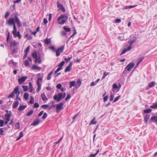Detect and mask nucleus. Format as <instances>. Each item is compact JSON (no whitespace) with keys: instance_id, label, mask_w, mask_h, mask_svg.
<instances>
[{"instance_id":"nucleus-63","label":"nucleus","mask_w":157,"mask_h":157,"mask_svg":"<svg viewBox=\"0 0 157 157\" xmlns=\"http://www.w3.org/2000/svg\"><path fill=\"white\" fill-rule=\"evenodd\" d=\"M150 107L152 109H155L156 108V104H154L153 105H151Z\"/></svg>"},{"instance_id":"nucleus-27","label":"nucleus","mask_w":157,"mask_h":157,"mask_svg":"<svg viewBox=\"0 0 157 157\" xmlns=\"http://www.w3.org/2000/svg\"><path fill=\"white\" fill-rule=\"evenodd\" d=\"M32 56L34 58L38 57V55L36 51L34 52L32 54Z\"/></svg>"},{"instance_id":"nucleus-46","label":"nucleus","mask_w":157,"mask_h":157,"mask_svg":"<svg viewBox=\"0 0 157 157\" xmlns=\"http://www.w3.org/2000/svg\"><path fill=\"white\" fill-rule=\"evenodd\" d=\"M10 15V13H9V11H7L6 12V13L5 14V17H4L5 18H7V17H8Z\"/></svg>"},{"instance_id":"nucleus-32","label":"nucleus","mask_w":157,"mask_h":157,"mask_svg":"<svg viewBox=\"0 0 157 157\" xmlns=\"http://www.w3.org/2000/svg\"><path fill=\"white\" fill-rule=\"evenodd\" d=\"M150 115H147L144 117V120L145 122H147L150 118Z\"/></svg>"},{"instance_id":"nucleus-57","label":"nucleus","mask_w":157,"mask_h":157,"mask_svg":"<svg viewBox=\"0 0 157 157\" xmlns=\"http://www.w3.org/2000/svg\"><path fill=\"white\" fill-rule=\"evenodd\" d=\"M50 49L52 50L53 52H56L55 48L54 46H52L50 47Z\"/></svg>"},{"instance_id":"nucleus-10","label":"nucleus","mask_w":157,"mask_h":157,"mask_svg":"<svg viewBox=\"0 0 157 157\" xmlns=\"http://www.w3.org/2000/svg\"><path fill=\"white\" fill-rule=\"evenodd\" d=\"M27 77L22 76L21 78H19L18 79V82L19 84H21L25 80L27 79Z\"/></svg>"},{"instance_id":"nucleus-4","label":"nucleus","mask_w":157,"mask_h":157,"mask_svg":"<svg viewBox=\"0 0 157 157\" xmlns=\"http://www.w3.org/2000/svg\"><path fill=\"white\" fill-rule=\"evenodd\" d=\"M64 48V45H63L58 48L56 51V56H59L60 55V54L63 52Z\"/></svg>"},{"instance_id":"nucleus-37","label":"nucleus","mask_w":157,"mask_h":157,"mask_svg":"<svg viewBox=\"0 0 157 157\" xmlns=\"http://www.w3.org/2000/svg\"><path fill=\"white\" fill-rule=\"evenodd\" d=\"M25 36L29 40H30L33 38V37L31 35H29L28 34H26L25 35Z\"/></svg>"},{"instance_id":"nucleus-36","label":"nucleus","mask_w":157,"mask_h":157,"mask_svg":"<svg viewBox=\"0 0 157 157\" xmlns=\"http://www.w3.org/2000/svg\"><path fill=\"white\" fill-rule=\"evenodd\" d=\"M45 42L47 44H48L51 42V41L50 39L46 38L45 40Z\"/></svg>"},{"instance_id":"nucleus-38","label":"nucleus","mask_w":157,"mask_h":157,"mask_svg":"<svg viewBox=\"0 0 157 157\" xmlns=\"http://www.w3.org/2000/svg\"><path fill=\"white\" fill-rule=\"evenodd\" d=\"M20 93H19L18 94H17L16 96V101H17L18 100L19 101H21V99L19 97V95L20 94Z\"/></svg>"},{"instance_id":"nucleus-54","label":"nucleus","mask_w":157,"mask_h":157,"mask_svg":"<svg viewBox=\"0 0 157 157\" xmlns=\"http://www.w3.org/2000/svg\"><path fill=\"white\" fill-rule=\"evenodd\" d=\"M47 114L46 113H44V114L43 116L42 117V118L43 119H45L47 118Z\"/></svg>"},{"instance_id":"nucleus-6","label":"nucleus","mask_w":157,"mask_h":157,"mask_svg":"<svg viewBox=\"0 0 157 157\" xmlns=\"http://www.w3.org/2000/svg\"><path fill=\"white\" fill-rule=\"evenodd\" d=\"M11 114L12 113L11 111H10L9 114H5L4 115L6 117V121L4 123L5 125L7 124L8 122L10 121Z\"/></svg>"},{"instance_id":"nucleus-56","label":"nucleus","mask_w":157,"mask_h":157,"mask_svg":"<svg viewBox=\"0 0 157 157\" xmlns=\"http://www.w3.org/2000/svg\"><path fill=\"white\" fill-rule=\"evenodd\" d=\"M29 49H30V47L29 46V47H27L26 48V50L25 51V52L26 53H27V54L29 52Z\"/></svg>"},{"instance_id":"nucleus-18","label":"nucleus","mask_w":157,"mask_h":157,"mask_svg":"<svg viewBox=\"0 0 157 157\" xmlns=\"http://www.w3.org/2000/svg\"><path fill=\"white\" fill-rule=\"evenodd\" d=\"M27 106L24 105H20L18 109V110L20 111H21L24 110L25 109L26 107Z\"/></svg>"},{"instance_id":"nucleus-64","label":"nucleus","mask_w":157,"mask_h":157,"mask_svg":"<svg viewBox=\"0 0 157 157\" xmlns=\"http://www.w3.org/2000/svg\"><path fill=\"white\" fill-rule=\"evenodd\" d=\"M97 84L96 82H93L90 83V86H94Z\"/></svg>"},{"instance_id":"nucleus-53","label":"nucleus","mask_w":157,"mask_h":157,"mask_svg":"<svg viewBox=\"0 0 157 157\" xmlns=\"http://www.w3.org/2000/svg\"><path fill=\"white\" fill-rule=\"evenodd\" d=\"M4 122L3 120H0V126L2 127L3 126Z\"/></svg>"},{"instance_id":"nucleus-20","label":"nucleus","mask_w":157,"mask_h":157,"mask_svg":"<svg viewBox=\"0 0 157 157\" xmlns=\"http://www.w3.org/2000/svg\"><path fill=\"white\" fill-rule=\"evenodd\" d=\"M70 85L69 87L70 88H71L73 86H75V81H72L69 82Z\"/></svg>"},{"instance_id":"nucleus-8","label":"nucleus","mask_w":157,"mask_h":157,"mask_svg":"<svg viewBox=\"0 0 157 157\" xmlns=\"http://www.w3.org/2000/svg\"><path fill=\"white\" fill-rule=\"evenodd\" d=\"M42 80L43 78L42 77L39 78L37 79V92L39 91L41 89V84L40 83V82L42 81Z\"/></svg>"},{"instance_id":"nucleus-24","label":"nucleus","mask_w":157,"mask_h":157,"mask_svg":"<svg viewBox=\"0 0 157 157\" xmlns=\"http://www.w3.org/2000/svg\"><path fill=\"white\" fill-rule=\"evenodd\" d=\"M17 43L15 40L13 41V42H12L10 44V48H12V47H15Z\"/></svg>"},{"instance_id":"nucleus-47","label":"nucleus","mask_w":157,"mask_h":157,"mask_svg":"<svg viewBox=\"0 0 157 157\" xmlns=\"http://www.w3.org/2000/svg\"><path fill=\"white\" fill-rule=\"evenodd\" d=\"M15 94L12 92L8 96V98H13Z\"/></svg>"},{"instance_id":"nucleus-2","label":"nucleus","mask_w":157,"mask_h":157,"mask_svg":"<svg viewBox=\"0 0 157 157\" xmlns=\"http://www.w3.org/2000/svg\"><path fill=\"white\" fill-rule=\"evenodd\" d=\"M137 39V37L134 36H132L128 41V43L129 44V46L127 48L124 49L122 52L121 55L124 54L126 52L129 51L132 48V46L133 43L135 42Z\"/></svg>"},{"instance_id":"nucleus-44","label":"nucleus","mask_w":157,"mask_h":157,"mask_svg":"<svg viewBox=\"0 0 157 157\" xmlns=\"http://www.w3.org/2000/svg\"><path fill=\"white\" fill-rule=\"evenodd\" d=\"M72 58V55H71L70 57H69L68 58H64V59H65V61L66 62H68Z\"/></svg>"},{"instance_id":"nucleus-3","label":"nucleus","mask_w":157,"mask_h":157,"mask_svg":"<svg viewBox=\"0 0 157 157\" xmlns=\"http://www.w3.org/2000/svg\"><path fill=\"white\" fill-rule=\"evenodd\" d=\"M67 16L65 14H61L57 18L58 23L60 25L63 24L67 21Z\"/></svg>"},{"instance_id":"nucleus-25","label":"nucleus","mask_w":157,"mask_h":157,"mask_svg":"<svg viewBox=\"0 0 157 157\" xmlns=\"http://www.w3.org/2000/svg\"><path fill=\"white\" fill-rule=\"evenodd\" d=\"M29 94L28 93H25L24 95V98L25 100L28 99Z\"/></svg>"},{"instance_id":"nucleus-14","label":"nucleus","mask_w":157,"mask_h":157,"mask_svg":"<svg viewBox=\"0 0 157 157\" xmlns=\"http://www.w3.org/2000/svg\"><path fill=\"white\" fill-rule=\"evenodd\" d=\"M137 6V5H130L129 6H125L123 8V10L124 9H131Z\"/></svg>"},{"instance_id":"nucleus-40","label":"nucleus","mask_w":157,"mask_h":157,"mask_svg":"<svg viewBox=\"0 0 157 157\" xmlns=\"http://www.w3.org/2000/svg\"><path fill=\"white\" fill-rule=\"evenodd\" d=\"M22 88L24 89V91H26L28 90V86H27L23 85L22 86Z\"/></svg>"},{"instance_id":"nucleus-13","label":"nucleus","mask_w":157,"mask_h":157,"mask_svg":"<svg viewBox=\"0 0 157 157\" xmlns=\"http://www.w3.org/2000/svg\"><path fill=\"white\" fill-rule=\"evenodd\" d=\"M81 84V82L80 79H78L76 82H75V87L78 88Z\"/></svg>"},{"instance_id":"nucleus-50","label":"nucleus","mask_w":157,"mask_h":157,"mask_svg":"<svg viewBox=\"0 0 157 157\" xmlns=\"http://www.w3.org/2000/svg\"><path fill=\"white\" fill-rule=\"evenodd\" d=\"M62 87V85L60 83L58 84L56 86V88L58 89H60Z\"/></svg>"},{"instance_id":"nucleus-21","label":"nucleus","mask_w":157,"mask_h":157,"mask_svg":"<svg viewBox=\"0 0 157 157\" xmlns=\"http://www.w3.org/2000/svg\"><path fill=\"white\" fill-rule=\"evenodd\" d=\"M40 122V121L39 119H37V120L34 121L33 124H31L34 126H36L38 125Z\"/></svg>"},{"instance_id":"nucleus-52","label":"nucleus","mask_w":157,"mask_h":157,"mask_svg":"<svg viewBox=\"0 0 157 157\" xmlns=\"http://www.w3.org/2000/svg\"><path fill=\"white\" fill-rule=\"evenodd\" d=\"M20 124L19 122H17L15 124V126L16 127V129L20 128Z\"/></svg>"},{"instance_id":"nucleus-7","label":"nucleus","mask_w":157,"mask_h":157,"mask_svg":"<svg viewBox=\"0 0 157 157\" xmlns=\"http://www.w3.org/2000/svg\"><path fill=\"white\" fill-rule=\"evenodd\" d=\"M53 98L55 100H56L57 102L60 101L62 98V94L60 93L58 95H55L53 97Z\"/></svg>"},{"instance_id":"nucleus-23","label":"nucleus","mask_w":157,"mask_h":157,"mask_svg":"<svg viewBox=\"0 0 157 157\" xmlns=\"http://www.w3.org/2000/svg\"><path fill=\"white\" fill-rule=\"evenodd\" d=\"M15 37L18 36L19 38L20 39L21 37V35L20 34V33L19 31L16 32L15 34H13Z\"/></svg>"},{"instance_id":"nucleus-11","label":"nucleus","mask_w":157,"mask_h":157,"mask_svg":"<svg viewBox=\"0 0 157 157\" xmlns=\"http://www.w3.org/2000/svg\"><path fill=\"white\" fill-rule=\"evenodd\" d=\"M57 7L59 8L60 10H62L63 12H65V9L62 4L60 3L59 2H57Z\"/></svg>"},{"instance_id":"nucleus-31","label":"nucleus","mask_w":157,"mask_h":157,"mask_svg":"<svg viewBox=\"0 0 157 157\" xmlns=\"http://www.w3.org/2000/svg\"><path fill=\"white\" fill-rule=\"evenodd\" d=\"M109 74V73L105 71L103 73V76L102 77V79L104 78L105 77Z\"/></svg>"},{"instance_id":"nucleus-49","label":"nucleus","mask_w":157,"mask_h":157,"mask_svg":"<svg viewBox=\"0 0 157 157\" xmlns=\"http://www.w3.org/2000/svg\"><path fill=\"white\" fill-rule=\"evenodd\" d=\"M49 107V105H41V107L44 109L47 108Z\"/></svg>"},{"instance_id":"nucleus-15","label":"nucleus","mask_w":157,"mask_h":157,"mask_svg":"<svg viewBox=\"0 0 157 157\" xmlns=\"http://www.w3.org/2000/svg\"><path fill=\"white\" fill-rule=\"evenodd\" d=\"M19 104V102L18 101H15L13 102V108L15 109L17 107Z\"/></svg>"},{"instance_id":"nucleus-42","label":"nucleus","mask_w":157,"mask_h":157,"mask_svg":"<svg viewBox=\"0 0 157 157\" xmlns=\"http://www.w3.org/2000/svg\"><path fill=\"white\" fill-rule=\"evenodd\" d=\"M12 63L13 65L14 66H16V63L14 62L13 61V59H11V60L9 61V63Z\"/></svg>"},{"instance_id":"nucleus-45","label":"nucleus","mask_w":157,"mask_h":157,"mask_svg":"<svg viewBox=\"0 0 157 157\" xmlns=\"http://www.w3.org/2000/svg\"><path fill=\"white\" fill-rule=\"evenodd\" d=\"M121 97V95H119L118 96H117V97H116L114 99V101L113 102V103H114V102H115L117 101Z\"/></svg>"},{"instance_id":"nucleus-26","label":"nucleus","mask_w":157,"mask_h":157,"mask_svg":"<svg viewBox=\"0 0 157 157\" xmlns=\"http://www.w3.org/2000/svg\"><path fill=\"white\" fill-rule=\"evenodd\" d=\"M97 122L95 121V117L91 121L90 123L89 124L90 125V124H95L97 123Z\"/></svg>"},{"instance_id":"nucleus-61","label":"nucleus","mask_w":157,"mask_h":157,"mask_svg":"<svg viewBox=\"0 0 157 157\" xmlns=\"http://www.w3.org/2000/svg\"><path fill=\"white\" fill-rule=\"evenodd\" d=\"M121 20L120 19H116L115 20V22L116 23H119L121 22Z\"/></svg>"},{"instance_id":"nucleus-48","label":"nucleus","mask_w":157,"mask_h":157,"mask_svg":"<svg viewBox=\"0 0 157 157\" xmlns=\"http://www.w3.org/2000/svg\"><path fill=\"white\" fill-rule=\"evenodd\" d=\"M65 62L64 61H62L60 64L58 66L60 67H62L65 64Z\"/></svg>"},{"instance_id":"nucleus-5","label":"nucleus","mask_w":157,"mask_h":157,"mask_svg":"<svg viewBox=\"0 0 157 157\" xmlns=\"http://www.w3.org/2000/svg\"><path fill=\"white\" fill-rule=\"evenodd\" d=\"M64 103L63 102H60L59 104H57L56 106V112L57 113H59L60 111L63 109V107Z\"/></svg>"},{"instance_id":"nucleus-41","label":"nucleus","mask_w":157,"mask_h":157,"mask_svg":"<svg viewBox=\"0 0 157 157\" xmlns=\"http://www.w3.org/2000/svg\"><path fill=\"white\" fill-rule=\"evenodd\" d=\"M24 64L25 66H29V63L28 60H25L24 62Z\"/></svg>"},{"instance_id":"nucleus-58","label":"nucleus","mask_w":157,"mask_h":157,"mask_svg":"<svg viewBox=\"0 0 157 157\" xmlns=\"http://www.w3.org/2000/svg\"><path fill=\"white\" fill-rule=\"evenodd\" d=\"M113 87L114 89H117L118 87V85L116 83L113 84Z\"/></svg>"},{"instance_id":"nucleus-51","label":"nucleus","mask_w":157,"mask_h":157,"mask_svg":"<svg viewBox=\"0 0 157 157\" xmlns=\"http://www.w3.org/2000/svg\"><path fill=\"white\" fill-rule=\"evenodd\" d=\"M39 107V104L37 103H35L33 105V107L34 108H38Z\"/></svg>"},{"instance_id":"nucleus-59","label":"nucleus","mask_w":157,"mask_h":157,"mask_svg":"<svg viewBox=\"0 0 157 157\" xmlns=\"http://www.w3.org/2000/svg\"><path fill=\"white\" fill-rule=\"evenodd\" d=\"M17 52V51H16V49L14 48L13 50L11 52V53H12V54H14V53H16Z\"/></svg>"},{"instance_id":"nucleus-17","label":"nucleus","mask_w":157,"mask_h":157,"mask_svg":"<svg viewBox=\"0 0 157 157\" xmlns=\"http://www.w3.org/2000/svg\"><path fill=\"white\" fill-rule=\"evenodd\" d=\"M19 87L18 86H16L15 87L13 91L15 94H18L20 92L19 91Z\"/></svg>"},{"instance_id":"nucleus-16","label":"nucleus","mask_w":157,"mask_h":157,"mask_svg":"<svg viewBox=\"0 0 157 157\" xmlns=\"http://www.w3.org/2000/svg\"><path fill=\"white\" fill-rule=\"evenodd\" d=\"M150 120L152 122L155 123L157 122V116H152L150 119Z\"/></svg>"},{"instance_id":"nucleus-22","label":"nucleus","mask_w":157,"mask_h":157,"mask_svg":"<svg viewBox=\"0 0 157 157\" xmlns=\"http://www.w3.org/2000/svg\"><path fill=\"white\" fill-rule=\"evenodd\" d=\"M32 69L33 70H38L39 71L40 70L41 68L35 65H34L33 66Z\"/></svg>"},{"instance_id":"nucleus-35","label":"nucleus","mask_w":157,"mask_h":157,"mask_svg":"<svg viewBox=\"0 0 157 157\" xmlns=\"http://www.w3.org/2000/svg\"><path fill=\"white\" fill-rule=\"evenodd\" d=\"M34 112V110H32L31 111H29V112H28L26 114V116L28 117H29L32 114H33V112Z\"/></svg>"},{"instance_id":"nucleus-30","label":"nucleus","mask_w":157,"mask_h":157,"mask_svg":"<svg viewBox=\"0 0 157 157\" xmlns=\"http://www.w3.org/2000/svg\"><path fill=\"white\" fill-rule=\"evenodd\" d=\"M152 109L150 108L144 110V112L146 113H150Z\"/></svg>"},{"instance_id":"nucleus-28","label":"nucleus","mask_w":157,"mask_h":157,"mask_svg":"<svg viewBox=\"0 0 157 157\" xmlns=\"http://www.w3.org/2000/svg\"><path fill=\"white\" fill-rule=\"evenodd\" d=\"M99 151V150L98 149L96 151V153L94 154H91L89 156V157H95L96 155L98 154Z\"/></svg>"},{"instance_id":"nucleus-29","label":"nucleus","mask_w":157,"mask_h":157,"mask_svg":"<svg viewBox=\"0 0 157 157\" xmlns=\"http://www.w3.org/2000/svg\"><path fill=\"white\" fill-rule=\"evenodd\" d=\"M53 71H52L50 72V73L48 74L47 79L48 80H49L51 79V75L53 74Z\"/></svg>"},{"instance_id":"nucleus-33","label":"nucleus","mask_w":157,"mask_h":157,"mask_svg":"<svg viewBox=\"0 0 157 157\" xmlns=\"http://www.w3.org/2000/svg\"><path fill=\"white\" fill-rule=\"evenodd\" d=\"M13 25V30L12 31V33L13 34H15V33L17 32V29L15 25V24L14 25Z\"/></svg>"},{"instance_id":"nucleus-1","label":"nucleus","mask_w":157,"mask_h":157,"mask_svg":"<svg viewBox=\"0 0 157 157\" xmlns=\"http://www.w3.org/2000/svg\"><path fill=\"white\" fill-rule=\"evenodd\" d=\"M15 22L17 24L19 27H20L21 26V24L19 19L16 15H15L14 18L10 17L9 19L7 21V24L11 26L15 24Z\"/></svg>"},{"instance_id":"nucleus-9","label":"nucleus","mask_w":157,"mask_h":157,"mask_svg":"<svg viewBox=\"0 0 157 157\" xmlns=\"http://www.w3.org/2000/svg\"><path fill=\"white\" fill-rule=\"evenodd\" d=\"M135 64L132 63H129L126 67L125 69H127V71H130L132 68L134 66Z\"/></svg>"},{"instance_id":"nucleus-62","label":"nucleus","mask_w":157,"mask_h":157,"mask_svg":"<svg viewBox=\"0 0 157 157\" xmlns=\"http://www.w3.org/2000/svg\"><path fill=\"white\" fill-rule=\"evenodd\" d=\"M108 98V96H106L104 97L103 98V101L104 102L106 101L107 100Z\"/></svg>"},{"instance_id":"nucleus-19","label":"nucleus","mask_w":157,"mask_h":157,"mask_svg":"<svg viewBox=\"0 0 157 157\" xmlns=\"http://www.w3.org/2000/svg\"><path fill=\"white\" fill-rule=\"evenodd\" d=\"M41 97L43 101H47L48 100L44 93L41 94Z\"/></svg>"},{"instance_id":"nucleus-55","label":"nucleus","mask_w":157,"mask_h":157,"mask_svg":"<svg viewBox=\"0 0 157 157\" xmlns=\"http://www.w3.org/2000/svg\"><path fill=\"white\" fill-rule=\"evenodd\" d=\"M71 95L70 94H68L67 95V97L65 99V100L66 101H67L68 99H69L71 98Z\"/></svg>"},{"instance_id":"nucleus-34","label":"nucleus","mask_w":157,"mask_h":157,"mask_svg":"<svg viewBox=\"0 0 157 157\" xmlns=\"http://www.w3.org/2000/svg\"><path fill=\"white\" fill-rule=\"evenodd\" d=\"M34 97L32 96H31L30 99V101H29V103L30 104H33L34 102Z\"/></svg>"},{"instance_id":"nucleus-43","label":"nucleus","mask_w":157,"mask_h":157,"mask_svg":"<svg viewBox=\"0 0 157 157\" xmlns=\"http://www.w3.org/2000/svg\"><path fill=\"white\" fill-rule=\"evenodd\" d=\"M63 29L65 30V31L67 32H69L71 30V29L70 28H67L65 26L63 27Z\"/></svg>"},{"instance_id":"nucleus-60","label":"nucleus","mask_w":157,"mask_h":157,"mask_svg":"<svg viewBox=\"0 0 157 157\" xmlns=\"http://www.w3.org/2000/svg\"><path fill=\"white\" fill-rule=\"evenodd\" d=\"M114 98V96L113 94H111L110 96V98L109 99L110 101H112L113 100Z\"/></svg>"},{"instance_id":"nucleus-12","label":"nucleus","mask_w":157,"mask_h":157,"mask_svg":"<svg viewBox=\"0 0 157 157\" xmlns=\"http://www.w3.org/2000/svg\"><path fill=\"white\" fill-rule=\"evenodd\" d=\"M72 65V62H71L68 65L66 68L65 71L64 72H67L68 71H70L71 66Z\"/></svg>"},{"instance_id":"nucleus-39","label":"nucleus","mask_w":157,"mask_h":157,"mask_svg":"<svg viewBox=\"0 0 157 157\" xmlns=\"http://www.w3.org/2000/svg\"><path fill=\"white\" fill-rule=\"evenodd\" d=\"M155 83L154 82H151L149 84L148 86L150 87H152L155 85Z\"/></svg>"}]
</instances>
